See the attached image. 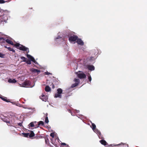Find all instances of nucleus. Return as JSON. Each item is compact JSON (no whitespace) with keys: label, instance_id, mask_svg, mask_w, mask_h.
I'll list each match as a JSON object with an SVG mask.
<instances>
[{"label":"nucleus","instance_id":"obj_3","mask_svg":"<svg viewBox=\"0 0 147 147\" xmlns=\"http://www.w3.org/2000/svg\"><path fill=\"white\" fill-rule=\"evenodd\" d=\"M78 38V37L77 36L74 35L71 36L69 38V40L71 41H75Z\"/></svg>","mask_w":147,"mask_h":147},{"label":"nucleus","instance_id":"obj_49","mask_svg":"<svg viewBox=\"0 0 147 147\" xmlns=\"http://www.w3.org/2000/svg\"><path fill=\"white\" fill-rule=\"evenodd\" d=\"M119 144L118 145H120V144Z\"/></svg>","mask_w":147,"mask_h":147},{"label":"nucleus","instance_id":"obj_46","mask_svg":"<svg viewBox=\"0 0 147 147\" xmlns=\"http://www.w3.org/2000/svg\"><path fill=\"white\" fill-rule=\"evenodd\" d=\"M55 141L56 140H57V141L58 142L59 141H58V139H56V140H55Z\"/></svg>","mask_w":147,"mask_h":147},{"label":"nucleus","instance_id":"obj_25","mask_svg":"<svg viewBox=\"0 0 147 147\" xmlns=\"http://www.w3.org/2000/svg\"><path fill=\"white\" fill-rule=\"evenodd\" d=\"M20 58H21V59L22 60V61H23L24 62H26V60H27V58H26V57H23V56H22L20 57Z\"/></svg>","mask_w":147,"mask_h":147},{"label":"nucleus","instance_id":"obj_12","mask_svg":"<svg viewBox=\"0 0 147 147\" xmlns=\"http://www.w3.org/2000/svg\"><path fill=\"white\" fill-rule=\"evenodd\" d=\"M0 98L2 99L4 101H5L7 102H10L9 101V99H7V98L6 97H5L4 96H1L0 97Z\"/></svg>","mask_w":147,"mask_h":147},{"label":"nucleus","instance_id":"obj_42","mask_svg":"<svg viewBox=\"0 0 147 147\" xmlns=\"http://www.w3.org/2000/svg\"><path fill=\"white\" fill-rule=\"evenodd\" d=\"M60 38V36H59L58 37H57V38L56 39H58L59 38Z\"/></svg>","mask_w":147,"mask_h":147},{"label":"nucleus","instance_id":"obj_24","mask_svg":"<svg viewBox=\"0 0 147 147\" xmlns=\"http://www.w3.org/2000/svg\"><path fill=\"white\" fill-rule=\"evenodd\" d=\"M28 126L30 127H34V122H32L30 123L28 125Z\"/></svg>","mask_w":147,"mask_h":147},{"label":"nucleus","instance_id":"obj_5","mask_svg":"<svg viewBox=\"0 0 147 147\" xmlns=\"http://www.w3.org/2000/svg\"><path fill=\"white\" fill-rule=\"evenodd\" d=\"M39 97L42 101L45 102L48 99V97L47 96H45L43 94H42V95L40 96Z\"/></svg>","mask_w":147,"mask_h":147},{"label":"nucleus","instance_id":"obj_15","mask_svg":"<svg viewBox=\"0 0 147 147\" xmlns=\"http://www.w3.org/2000/svg\"><path fill=\"white\" fill-rule=\"evenodd\" d=\"M31 71L32 72L34 73H38L40 72V71L39 70L34 68H33L32 69Z\"/></svg>","mask_w":147,"mask_h":147},{"label":"nucleus","instance_id":"obj_29","mask_svg":"<svg viewBox=\"0 0 147 147\" xmlns=\"http://www.w3.org/2000/svg\"><path fill=\"white\" fill-rule=\"evenodd\" d=\"M78 85L76 83L74 84H72L71 87V88H73L77 86Z\"/></svg>","mask_w":147,"mask_h":147},{"label":"nucleus","instance_id":"obj_26","mask_svg":"<svg viewBox=\"0 0 147 147\" xmlns=\"http://www.w3.org/2000/svg\"><path fill=\"white\" fill-rule=\"evenodd\" d=\"M44 125V123L42 121H40L38 123V125H41L43 126Z\"/></svg>","mask_w":147,"mask_h":147},{"label":"nucleus","instance_id":"obj_38","mask_svg":"<svg viewBox=\"0 0 147 147\" xmlns=\"http://www.w3.org/2000/svg\"><path fill=\"white\" fill-rule=\"evenodd\" d=\"M18 125L20 126H22V123H18Z\"/></svg>","mask_w":147,"mask_h":147},{"label":"nucleus","instance_id":"obj_1","mask_svg":"<svg viewBox=\"0 0 147 147\" xmlns=\"http://www.w3.org/2000/svg\"><path fill=\"white\" fill-rule=\"evenodd\" d=\"M14 46L16 48L20 50L23 51H26L27 53L29 52V50L28 48L26 47L25 46L22 45L20 44L19 43H17L14 44Z\"/></svg>","mask_w":147,"mask_h":147},{"label":"nucleus","instance_id":"obj_14","mask_svg":"<svg viewBox=\"0 0 147 147\" xmlns=\"http://www.w3.org/2000/svg\"><path fill=\"white\" fill-rule=\"evenodd\" d=\"M30 133H29V137L30 138H32L34 136V134L32 131H30Z\"/></svg>","mask_w":147,"mask_h":147},{"label":"nucleus","instance_id":"obj_39","mask_svg":"<svg viewBox=\"0 0 147 147\" xmlns=\"http://www.w3.org/2000/svg\"><path fill=\"white\" fill-rule=\"evenodd\" d=\"M51 86H52V87L53 88H55L54 85L53 83H52L51 85Z\"/></svg>","mask_w":147,"mask_h":147},{"label":"nucleus","instance_id":"obj_17","mask_svg":"<svg viewBox=\"0 0 147 147\" xmlns=\"http://www.w3.org/2000/svg\"><path fill=\"white\" fill-rule=\"evenodd\" d=\"M74 81L75 82V83H76L78 85L80 83V80L78 79L75 78L74 80Z\"/></svg>","mask_w":147,"mask_h":147},{"label":"nucleus","instance_id":"obj_34","mask_svg":"<svg viewBox=\"0 0 147 147\" xmlns=\"http://www.w3.org/2000/svg\"><path fill=\"white\" fill-rule=\"evenodd\" d=\"M4 55L3 54L1 53H0V57L1 58H3L4 57Z\"/></svg>","mask_w":147,"mask_h":147},{"label":"nucleus","instance_id":"obj_28","mask_svg":"<svg viewBox=\"0 0 147 147\" xmlns=\"http://www.w3.org/2000/svg\"><path fill=\"white\" fill-rule=\"evenodd\" d=\"M92 129L94 130L96 129V126L95 125L94 123H92Z\"/></svg>","mask_w":147,"mask_h":147},{"label":"nucleus","instance_id":"obj_22","mask_svg":"<svg viewBox=\"0 0 147 147\" xmlns=\"http://www.w3.org/2000/svg\"><path fill=\"white\" fill-rule=\"evenodd\" d=\"M22 134L24 137H28V136H29V133H23Z\"/></svg>","mask_w":147,"mask_h":147},{"label":"nucleus","instance_id":"obj_43","mask_svg":"<svg viewBox=\"0 0 147 147\" xmlns=\"http://www.w3.org/2000/svg\"><path fill=\"white\" fill-rule=\"evenodd\" d=\"M4 47H5V48H7H7H8V47H7L6 46H4Z\"/></svg>","mask_w":147,"mask_h":147},{"label":"nucleus","instance_id":"obj_23","mask_svg":"<svg viewBox=\"0 0 147 147\" xmlns=\"http://www.w3.org/2000/svg\"><path fill=\"white\" fill-rule=\"evenodd\" d=\"M45 142L46 144H48L49 143V139L47 138L46 137L45 138Z\"/></svg>","mask_w":147,"mask_h":147},{"label":"nucleus","instance_id":"obj_18","mask_svg":"<svg viewBox=\"0 0 147 147\" xmlns=\"http://www.w3.org/2000/svg\"><path fill=\"white\" fill-rule=\"evenodd\" d=\"M54 97L55 98L59 97L60 98H61V95L60 94H58L57 93H56L55 94Z\"/></svg>","mask_w":147,"mask_h":147},{"label":"nucleus","instance_id":"obj_19","mask_svg":"<svg viewBox=\"0 0 147 147\" xmlns=\"http://www.w3.org/2000/svg\"><path fill=\"white\" fill-rule=\"evenodd\" d=\"M57 93L61 94L62 93V90L61 88H59L57 89Z\"/></svg>","mask_w":147,"mask_h":147},{"label":"nucleus","instance_id":"obj_36","mask_svg":"<svg viewBox=\"0 0 147 147\" xmlns=\"http://www.w3.org/2000/svg\"><path fill=\"white\" fill-rule=\"evenodd\" d=\"M88 79L89 80V81L90 82L92 80V78L90 76H89L88 77Z\"/></svg>","mask_w":147,"mask_h":147},{"label":"nucleus","instance_id":"obj_7","mask_svg":"<svg viewBox=\"0 0 147 147\" xmlns=\"http://www.w3.org/2000/svg\"><path fill=\"white\" fill-rule=\"evenodd\" d=\"M76 42L77 43L81 46H83L84 45V42L80 38H78Z\"/></svg>","mask_w":147,"mask_h":147},{"label":"nucleus","instance_id":"obj_27","mask_svg":"<svg viewBox=\"0 0 147 147\" xmlns=\"http://www.w3.org/2000/svg\"><path fill=\"white\" fill-rule=\"evenodd\" d=\"M7 49L9 51H12L14 53H15V51L13 49H12L10 47H8Z\"/></svg>","mask_w":147,"mask_h":147},{"label":"nucleus","instance_id":"obj_41","mask_svg":"<svg viewBox=\"0 0 147 147\" xmlns=\"http://www.w3.org/2000/svg\"><path fill=\"white\" fill-rule=\"evenodd\" d=\"M50 74V73L49 72H47V74L48 75H49V74Z\"/></svg>","mask_w":147,"mask_h":147},{"label":"nucleus","instance_id":"obj_11","mask_svg":"<svg viewBox=\"0 0 147 147\" xmlns=\"http://www.w3.org/2000/svg\"><path fill=\"white\" fill-rule=\"evenodd\" d=\"M5 41L8 43L14 46V44H13V42L10 40L8 39H7L5 40Z\"/></svg>","mask_w":147,"mask_h":147},{"label":"nucleus","instance_id":"obj_31","mask_svg":"<svg viewBox=\"0 0 147 147\" xmlns=\"http://www.w3.org/2000/svg\"><path fill=\"white\" fill-rule=\"evenodd\" d=\"M26 63L28 64H31V61L29 60H26Z\"/></svg>","mask_w":147,"mask_h":147},{"label":"nucleus","instance_id":"obj_9","mask_svg":"<svg viewBox=\"0 0 147 147\" xmlns=\"http://www.w3.org/2000/svg\"><path fill=\"white\" fill-rule=\"evenodd\" d=\"M100 142L102 145L104 146H107L108 145V144L105 140H102L100 141Z\"/></svg>","mask_w":147,"mask_h":147},{"label":"nucleus","instance_id":"obj_2","mask_svg":"<svg viewBox=\"0 0 147 147\" xmlns=\"http://www.w3.org/2000/svg\"><path fill=\"white\" fill-rule=\"evenodd\" d=\"M21 86L23 87H28L31 86L30 82L29 81H25L24 82L22 83Z\"/></svg>","mask_w":147,"mask_h":147},{"label":"nucleus","instance_id":"obj_48","mask_svg":"<svg viewBox=\"0 0 147 147\" xmlns=\"http://www.w3.org/2000/svg\"><path fill=\"white\" fill-rule=\"evenodd\" d=\"M126 145L127 146V147H128V144H126Z\"/></svg>","mask_w":147,"mask_h":147},{"label":"nucleus","instance_id":"obj_33","mask_svg":"<svg viewBox=\"0 0 147 147\" xmlns=\"http://www.w3.org/2000/svg\"><path fill=\"white\" fill-rule=\"evenodd\" d=\"M6 1H5L3 0H0V3L2 4L4 3Z\"/></svg>","mask_w":147,"mask_h":147},{"label":"nucleus","instance_id":"obj_21","mask_svg":"<svg viewBox=\"0 0 147 147\" xmlns=\"http://www.w3.org/2000/svg\"><path fill=\"white\" fill-rule=\"evenodd\" d=\"M3 120L4 121L6 122L7 123V124L8 125H10L11 123H10V122L9 121H7V120L6 119H4V120Z\"/></svg>","mask_w":147,"mask_h":147},{"label":"nucleus","instance_id":"obj_4","mask_svg":"<svg viewBox=\"0 0 147 147\" xmlns=\"http://www.w3.org/2000/svg\"><path fill=\"white\" fill-rule=\"evenodd\" d=\"M77 74L78 77L80 79L85 78L86 77V75L84 73H77Z\"/></svg>","mask_w":147,"mask_h":147},{"label":"nucleus","instance_id":"obj_8","mask_svg":"<svg viewBox=\"0 0 147 147\" xmlns=\"http://www.w3.org/2000/svg\"><path fill=\"white\" fill-rule=\"evenodd\" d=\"M7 16H5V17H4L2 20H0V22L2 24H4V22L6 23L7 22Z\"/></svg>","mask_w":147,"mask_h":147},{"label":"nucleus","instance_id":"obj_47","mask_svg":"<svg viewBox=\"0 0 147 147\" xmlns=\"http://www.w3.org/2000/svg\"><path fill=\"white\" fill-rule=\"evenodd\" d=\"M47 115H48V114H47V113L46 114V116H47Z\"/></svg>","mask_w":147,"mask_h":147},{"label":"nucleus","instance_id":"obj_44","mask_svg":"<svg viewBox=\"0 0 147 147\" xmlns=\"http://www.w3.org/2000/svg\"><path fill=\"white\" fill-rule=\"evenodd\" d=\"M66 147H69V145H66Z\"/></svg>","mask_w":147,"mask_h":147},{"label":"nucleus","instance_id":"obj_32","mask_svg":"<svg viewBox=\"0 0 147 147\" xmlns=\"http://www.w3.org/2000/svg\"><path fill=\"white\" fill-rule=\"evenodd\" d=\"M50 136L53 138L54 137V134L53 133H51Z\"/></svg>","mask_w":147,"mask_h":147},{"label":"nucleus","instance_id":"obj_13","mask_svg":"<svg viewBox=\"0 0 147 147\" xmlns=\"http://www.w3.org/2000/svg\"><path fill=\"white\" fill-rule=\"evenodd\" d=\"M8 82L10 83H15L17 81L15 79H9L8 80Z\"/></svg>","mask_w":147,"mask_h":147},{"label":"nucleus","instance_id":"obj_10","mask_svg":"<svg viewBox=\"0 0 147 147\" xmlns=\"http://www.w3.org/2000/svg\"><path fill=\"white\" fill-rule=\"evenodd\" d=\"M88 70L92 71L94 69V67L93 65H89L88 66Z\"/></svg>","mask_w":147,"mask_h":147},{"label":"nucleus","instance_id":"obj_45","mask_svg":"<svg viewBox=\"0 0 147 147\" xmlns=\"http://www.w3.org/2000/svg\"><path fill=\"white\" fill-rule=\"evenodd\" d=\"M121 144H123V145H125H125H126V144H125V143H121Z\"/></svg>","mask_w":147,"mask_h":147},{"label":"nucleus","instance_id":"obj_30","mask_svg":"<svg viewBox=\"0 0 147 147\" xmlns=\"http://www.w3.org/2000/svg\"><path fill=\"white\" fill-rule=\"evenodd\" d=\"M45 122L46 123H48L49 122V121L47 116H46V117L45 118Z\"/></svg>","mask_w":147,"mask_h":147},{"label":"nucleus","instance_id":"obj_20","mask_svg":"<svg viewBox=\"0 0 147 147\" xmlns=\"http://www.w3.org/2000/svg\"><path fill=\"white\" fill-rule=\"evenodd\" d=\"M5 40L3 37L0 38V42L1 43L5 42Z\"/></svg>","mask_w":147,"mask_h":147},{"label":"nucleus","instance_id":"obj_37","mask_svg":"<svg viewBox=\"0 0 147 147\" xmlns=\"http://www.w3.org/2000/svg\"><path fill=\"white\" fill-rule=\"evenodd\" d=\"M51 141H52V143L56 147H57V144H56L55 143V142H53V141H52V140H51Z\"/></svg>","mask_w":147,"mask_h":147},{"label":"nucleus","instance_id":"obj_35","mask_svg":"<svg viewBox=\"0 0 147 147\" xmlns=\"http://www.w3.org/2000/svg\"><path fill=\"white\" fill-rule=\"evenodd\" d=\"M94 59V57H91L90 58V61L93 60Z\"/></svg>","mask_w":147,"mask_h":147},{"label":"nucleus","instance_id":"obj_16","mask_svg":"<svg viewBox=\"0 0 147 147\" xmlns=\"http://www.w3.org/2000/svg\"><path fill=\"white\" fill-rule=\"evenodd\" d=\"M45 91L47 92H49L51 90L49 86H46L45 88Z\"/></svg>","mask_w":147,"mask_h":147},{"label":"nucleus","instance_id":"obj_6","mask_svg":"<svg viewBox=\"0 0 147 147\" xmlns=\"http://www.w3.org/2000/svg\"><path fill=\"white\" fill-rule=\"evenodd\" d=\"M27 57L28 59H30L31 61L33 62L34 63H36V61L35 60V59L34 58V57H33L31 55H30L27 54Z\"/></svg>","mask_w":147,"mask_h":147},{"label":"nucleus","instance_id":"obj_40","mask_svg":"<svg viewBox=\"0 0 147 147\" xmlns=\"http://www.w3.org/2000/svg\"><path fill=\"white\" fill-rule=\"evenodd\" d=\"M61 144V145H66V144L65 143H62Z\"/></svg>","mask_w":147,"mask_h":147}]
</instances>
